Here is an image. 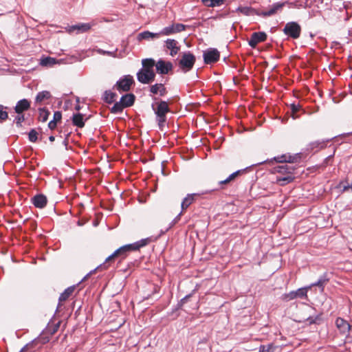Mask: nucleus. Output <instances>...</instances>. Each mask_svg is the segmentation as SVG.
Returning a JSON list of instances; mask_svg holds the SVG:
<instances>
[{
	"label": "nucleus",
	"instance_id": "obj_1",
	"mask_svg": "<svg viewBox=\"0 0 352 352\" xmlns=\"http://www.w3.org/2000/svg\"><path fill=\"white\" fill-rule=\"evenodd\" d=\"M149 240L148 239H144L138 241L135 243L127 244L123 245L116 250L113 254L109 255L104 261V262L101 264L98 268L102 269H107L110 265L111 263H112L116 258L120 257L121 259H123L126 257L129 252L131 251L138 250L140 248L146 246Z\"/></svg>",
	"mask_w": 352,
	"mask_h": 352
},
{
	"label": "nucleus",
	"instance_id": "obj_2",
	"mask_svg": "<svg viewBox=\"0 0 352 352\" xmlns=\"http://www.w3.org/2000/svg\"><path fill=\"white\" fill-rule=\"evenodd\" d=\"M142 67L137 73V79L142 84H150L156 76L153 70L155 61L153 58H145L142 60Z\"/></svg>",
	"mask_w": 352,
	"mask_h": 352
},
{
	"label": "nucleus",
	"instance_id": "obj_3",
	"mask_svg": "<svg viewBox=\"0 0 352 352\" xmlns=\"http://www.w3.org/2000/svg\"><path fill=\"white\" fill-rule=\"evenodd\" d=\"M155 102L152 103L151 108L156 115V121L157 122L160 129L164 126L166 122V114L170 112V109L168 102L162 100H158L157 98H153Z\"/></svg>",
	"mask_w": 352,
	"mask_h": 352
},
{
	"label": "nucleus",
	"instance_id": "obj_4",
	"mask_svg": "<svg viewBox=\"0 0 352 352\" xmlns=\"http://www.w3.org/2000/svg\"><path fill=\"white\" fill-rule=\"evenodd\" d=\"M195 61L196 58L193 54L190 52H185L182 54L178 66L182 72L187 73L193 68Z\"/></svg>",
	"mask_w": 352,
	"mask_h": 352
},
{
	"label": "nucleus",
	"instance_id": "obj_5",
	"mask_svg": "<svg viewBox=\"0 0 352 352\" xmlns=\"http://www.w3.org/2000/svg\"><path fill=\"white\" fill-rule=\"evenodd\" d=\"M283 33L293 39H297L301 34L300 25L295 21L288 22L285 24L283 29Z\"/></svg>",
	"mask_w": 352,
	"mask_h": 352
},
{
	"label": "nucleus",
	"instance_id": "obj_6",
	"mask_svg": "<svg viewBox=\"0 0 352 352\" xmlns=\"http://www.w3.org/2000/svg\"><path fill=\"white\" fill-rule=\"evenodd\" d=\"M311 289V287L307 286L305 287L299 288L296 291H291L289 293L284 294L282 296V299L285 301H289L295 298H307V292Z\"/></svg>",
	"mask_w": 352,
	"mask_h": 352
},
{
	"label": "nucleus",
	"instance_id": "obj_7",
	"mask_svg": "<svg viewBox=\"0 0 352 352\" xmlns=\"http://www.w3.org/2000/svg\"><path fill=\"white\" fill-rule=\"evenodd\" d=\"M287 1L285 2H277L271 6V7L267 10L256 11L255 14L258 16L263 17H267L272 16L276 14L278 11L281 10L285 4H288Z\"/></svg>",
	"mask_w": 352,
	"mask_h": 352
},
{
	"label": "nucleus",
	"instance_id": "obj_8",
	"mask_svg": "<svg viewBox=\"0 0 352 352\" xmlns=\"http://www.w3.org/2000/svg\"><path fill=\"white\" fill-rule=\"evenodd\" d=\"M203 57L206 64H212L219 60L220 53L216 48H209L204 52Z\"/></svg>",
	"mask_w": 352,
	"mask_h": 352
},
{
	"label": "nucleus",
	"instance_id": "obj_9",
	"mask_svg": "<svg viewBox=\"0 0 352 352\" xmlns=\"http://www.w3.org/2000/svg\"><path fill=\"white\" fill-rule=\"evenodd\" d=\"M134 82L133 78L131 76H124V78H120L117 81L114 87L120 91H128L131 89V85Z\"/></svg>",
	"mask_w": 352,
	"mask_h": 352
},
{
	"label": "nucleus",
	"instance_id": "obj_10",
	"mask_svg": "<svg viewBox=\"0 0 352 352\" xmlns=\"http://www.w3.org/2000/svg\"><path fill=\"white\" fill-rule=\"evenodd\" d=\"M300 153L294 155L287 153L274 157V160L277 163H296L300 161Z\"/></svg>",
	"mask_w": 352,
	"mask_h": 352
},
{
	"label": "nucleus",
	"instance_id": "obj_11",
	"mask_svg": "<svg viewBox=\"0 0 352 352\" xmlns=\"http://www.w3.org/2000/svg\"><path fill=\"white\" fill-rule=\"evenodd\" d=\"M156 71L160 74H167L173 69V65L170 61H165L162 59H159L155 65Z\"/></svg>",
	"mask_w": 352,
	"mask_h": 352
},
{
	"label": "nucleus",
	"instance_id": "obj_12",
	"mask_svg": "<svg viewBox=\"0 0 352 352\" xmlns=\"http://www.w3.org/2000/svg\"><path fill=\"white\" fill-rule=\"evenodd\" d=\"M214 190L203 192L201 193H192L188 194L187 196L183 199L181 208L182 210L184 211L186 210L196 199L197 197H200L202 195L206 194L208 192H210L214 191Z\"/></svg>",
	"mask_w": 352,
	"mask_h": 352
},
{
	"label": "nucleus",
	"instance_id": "obj_13",
	"mask_svg": "<svg viewBox=\"0 0 352 352\" xmlns=\"http://www.w3.org/2000/svg\"><path fill=\"white\" fill-rule=\"evenodd\" d=\"M186 25L182 23H174L170 26L164 28L161 30L162 35H170L175 33L181 32L186 30Z\"/></svg>",
	"mask_w": 352,
	"mask_h": 352
},
{
	"label": "nucleus",
	"instance_id": "obj_14",
	"mask_svg": "<svg viewBox=\"0 0 352 352\" xmlns=\"http://www.w3.org/2000/svg\"><path fill=\"white\" fill-rule=\"evenodd\" d=\"M267 36L264 32H254L248 41V44L251 47L255 48L258 43L265 41Z\"/></svg>",
	"mask_w": 352,
	"mask_h": 352
},
{
	"label": "nucleus",
	"instance_id": "obj_15",
	"mask_svg": "<svg viewBox=\"0 0 352 352\" xmlns=\"http://www.w3.org/2000/svg\"><path fill=\"white\" fill-rule=\"evenodd\" d=\"M32 204L37 208H44L47 204V199L43 194H37L31 198Z\"/></svg>",
	"mask_w": 352,
	"mask_h": 352
},
{
	"label": "nucleus",
	"instance_id": "obj_16",
	"mask_svg": "<svg viewBox=\"0 0 352 352\" xmlns=\"http://www.w3.org/2000/svg\"><path fill=\"white\" fill-rule=\"evenodd\" d=\"M330 280L329 274L327 272L324 273L322 275H321L318 280L309 285V287H318L322 292L324 291V288L325 285L329 283Z\"/></svg>",
	"mask_w": 352,
	"mask_h": 352
},
{
	"label": "nucleus",
	"instance_id": "obj_17",
	"mask_svg": "<svg viewBox=\"0 0 352 352\" xmlns=\"http://www.w3.org/2000/svg\"><path fill=\"white\" fill-rule=\"evenodd\" d=\"M151 94L154 95L159 94L160 96H164L168 93V91L163 83H155L151 85L149 88Z\"/></svg>",
	"mask_w": 352,
	"mask_h": 352
},
{
	"label": "nucleus",
	"instance_id": "obj_18",
	"mask_svg": "<svg viewBox=\"0 0 352 352\" xmlns=\"http://www.w3.org/2000/svg\"><path fill=\"white\" fill-rule=\"evenodd\" d=\"M336 325L342 334L349 333L351 325L342 318L338 317L336 320Z\"/></svg>",
	"mask_w": 352,
	"mask_h": 352
},
{
	"label": "nucleus",
	"instance_id": "obj_19",
	"mask_svg": "<svg viewBox=\"0 0 352 352\" xmlns=\"http://www.w3.org/2000/svg\"><path fill=\"white\" fill-rule=\"evenodd\" d=\"M296 168L293 166H289L287 164H283L275 166L273 168V173H278L281 174H287V175H293L294 173V170Z\"/></svg>",
	"mask_w": 352,
	"mask_h": 352
},
{
	"label": "nucleus",
	"instance_id": "obj_20",
	"mask_svg": "<svg viewBox=\"0 0 352 352\" xmlns=\"http://www.w3.org/2000/svg\"><path fill=\"white\" fill-rule=\"evenodd\" d=\"M30 108V102L24 98L17 102L14 107V111L16 113H23L24 111H28Z\"/></svg>",
	"mask_w": 352,
	"mask_h": 352
},
{
	"label": "nucleus",
	"instance_id": "obj_21",
	"mask_svg": "<svg viewBox=\"0 0 352 352\" xmlns=\"http://www.w3.org/2000/svg\"><path fill=\"white\" fill-rule=\"evenodd\" d=\"M166 47L170 50V55L174 56L176 55L179 50L180 47L178 46V42L175 39L168 38L166 41Z\"/></svg>",
	"mask_w": 352,
	"mask_h": 352
},
{
	"label": "nucleus",
	"instance_id": "obj_22",
	"mask_svg": "<svg viewBox=\"0 0 352 352\" xmlns=\"http://www.w3.org/2000/svg\"><path fill=\"white\" fill-rule=\"evenodd\" d=\"M93 25L94 24L89 23L74 25L69 28V32L76 30L78 33H84L89 30Z\"/></svg>",
	"mask_w": 352,
	"mask_h": 352
},
{
	"label": "nucleus",
	"instance_id": "obj_23",
	"mask_svg": "<svg viewBox=\"0 0 352 352\" xmlns=\"http://www.w3.org/2000/svg\"><path fill=\"white\" fill-rule=\"evenodd\" d=\"M75 289H76L75 285L70 286V287H67V289H65L64 290V292L60 294L59 298H58L59 302L58 305L57 309L59 308V307L60 305V302L67 300L69 298V296L73 294Z\"/></svg>",
	"mask_w": 352,
	"mask_h": 352
},
{
	"label": "nucleus",
	"instance_id": "obj_24",
	"mask_svg": "<svg viewBox=\"0 0 352 352\" xmlns=\"http://www.w3.org/2000/svg\"><path fill=\"white\" fill-rule=\"evenodd\" d=\"M329 140H317L312 142L308 145L307 149L309 150L310 151H318L322 148H324L326 146L327 142Z\"/></svg>",
	"mask_w": 352,
	"mask_h": 352
},
{
	"label": "nucleus",
	"instance_id": "obj_25",
	"mask_svg": "<svg viewBox=\"0 0 352 352\" xmlns=\"http://www.w3.org/2000/svg\"><path fill=\"white\" fill-rule=\"evenodd\" d=\"M135 100V96L133 94H126L123 95L120 100L125 107H129L134 104Z\"/></svg>",
	"mask_w": 352,
	"mask_h": 352
},
{
	"label": "nucleus",
	"instance_id": "obj_26",
	"mask_svg": "<svg viewBox=\"0 0 352 352\" xmlns=\"http://www.w3.org/2000/svg\"><path fill=\"white\" fill-rule=\"evenodd\" d=\"M161 34V32L159 33H153L149 31H144L138 35V39L141 40H148L150 38H159Z\"/></svg>",
	"mask_w": 352,
	"mask_h": 352
},
{
	"label": "nucleus",
	"instance_id": "obj_27",
	"mask_svg": "<svg viewBox=\"0 0 352 352\" xmlns=\"http://www.w3.org/2000/svg\"><path fill=\"white\" fill-rule=\"evenodd\" d=\"M83 114L78 113L73 114L72 123L74 126L79 128H82L85 126V122L83 119Z\"/></svg>",
	"mask_w": 352,
	"mask_h": 352
},
{
	"label": "nucleus",
	"instance_id": "obj_28",
	"mask_svg": "<svg viewBox=\"0 0 352 352\" xmlns=\"http://www.w3.org/2000/svg\"><path fill=\"white\" fill-rule=\"evenodd\" d=\"M117 94L116 93H113L110 90H107L104 92L102 99L106 103L111 104L115 101V98Z\"/></svg>",
	"mask_w": 352,
	"mask_h": 352
},
{
	"label": "nucleus",
	"instance_id": "obj_29",
	"mask_svg": "<svg viewBox=\"0 0 352 352\" xmlns=\"http://www.w3.org/2000/svg\"><path fill=\"white\" fill-rule=\"evenodd\" d=\"M50 97H51V94L50 91H40L37 94V95L36 96L35 102L36 103H41L44 100L49 99Z\"/></svg>",
	"mask_w": 352,
	"mask_h": 352
},
{
	"label": "nucleus",
	"instance_id": "obj_30",
	"mask_svg": "<svg viewBox=\"0 0 352 352\" xmlns=\"http://www.w3.org/2000/svg\"><path fill=\"white\" fill-rule=\"evenodd\" d=\"M226 0H202V3L207 7H217L223 5Z\"/></svg>",
	"mask_w": 352,
	"mask_h": 352
},
{
	"label": "nucleus",
	"instance_id": "obj_31",
	"mask_svg": "<svg viewBox=\"0 0 352 352\" xmlns=\"http://www.w3.org/2000/svg\"><path fill=\"white\" fill-rule=\"evenodd\" d=\"M294 179V177L292 175H287L284 177H277L276 181L281 186H284L285 184H289L292 182Z\"/></svg>",
	"mask_w": 352,
	"mask_h": 352
},
{
	"label": "nucleus",
	"instance_id": "obj_32",
	"mask_svg": "<svg viewBox=\"0 0 352 352\" xmlns=\"http://www.w3.org/2000/svg\"><path fill=\"white\" fill-rule=\"evenodd\" d=\"M37 343L38 340H34L25 345L19 352H34L35 346Z\"/></svg>",
	"mask_w": 352,
	"mask_h": 352
},
{
	"label": "nucleus",
	"instance_id": "obj_33",
	"mask_svg": "<svg viewBox=\"0 0 352 352\" xmlns=\"http://www.w3.org/2000/svg\"><path fill=\"white\" fill-rule=\"evenodd\" d=\"M37 343L38 340H34L25 345L19 352H34L35 346Z\"/></svg>",
	"mask_w": 352,
	"mask_h": 352
},
{
	"label": "nucleus",
	"instance_id": "obj_34",
	"mask_svg": "<svg viewBox=\"0 0 352 352\" xmlns=\"http://www.w3.org/2000/svg\"><path fill=\"white\" fill-rule=\"evenodd\" d=\"M38 120L45 122L47 120L50 112L45 108H39Z\"/></svg>",
	"mask_w": 352,
	"mask_h": 352
},
{
	"label": "nucleus",
	"instance_id": "obj_35",
	"mask_svg": "<svg viewBox=\"0 0 352 352\" xmlns=\"http://www.w3.org/2000/svg\"><path fill=\"white\" fill-rule=\"evenodd\" d=\"M197 289L195 288L192 291V292L186 296H185L183 298H182L177 305V309H181L183 305L188 302V300L195 294L196 292Z\"/></svg>",
	"mask_w": 352,
	"mask_h": 352
},
{
	"label": "nucleus",
	"instance_id": "obj_36",
	"mask_svg": "<svg viewBox=\"0 0 352 352\" xmlns=\"http://www.w3.org/2000/svg\"><path fill=\"white\" fill-rule=\"evenodd\" d=\"M126 108L121 101L116 102L111 109V113L116 114L122 112L123 109Z\"/></svg>",
	"mask_w": 352,
	"mask_h": 352
},
{
	"label": "nucleus",
	"instance_id": "obj_37",
	"mask_svg": "<svg viewBox=\"0 0 352 352\" xmlns=\"http://www.w3.org/2000/svg\"><path fill=\"white\" fill-rule=\"evenodd\" d=\"M301 107L299 104H296L294 103L290 105V110L292 113V117L293 119H297L299 118V116L297 113L300 111Z\"/></svg>",
	"mask_w": 352,
	"mask_h": 352
},
{
	"label": "nucleus",
	"instance_id": "obj_38",
	"mask_svg": "<svg viewBox=\"0 0 352 352\" xmlns=\"http://www.w3.org/2000/svg\"><path fill=\"white\" fill-rule=\"evenodd\" d=\"M8 107L0 104V122L2 123L8 118V113L6 111Z\"/></svg>",
	"mask_w": 352,
	"mask_h": 352
},
{
	"label": "nucleus",
	"instance_id": "obj_39",
	"mask_svg": "<svg viewBox=\"0 0 352 352\" xmlns=\"http://www.w3.org/2000/svg\"><path fill=\"white\" fill-rule=\"evenodd\" d=\"M247 170V168H244V169H241V170H238L234 173H232V174H230L228 177V181H229V182H232V181H234L238 176L241 175V174L244 173Z\"/></svg>",
	"mask_w": 352,
	"mask_h": 352
},
{
	"label": "nucleus",
	"instance_id": "obj_40",
	"mask_svg": "<svg viewBox=\"0 0 352 352\" xmlns=\"http://www.w3.org/2000/svg\"><path fill=\"white\" fill-rule=\"evenodd\" d=\"M276 346L273 344H268L267 345H261L258 349V352H274Z\"/></svg>",
	"mask_w": 352,
	"mask_h": 352
},
{
	"label": "nucleus",
	"instance_id": "obj_41",
	"mask_svg": "<svg viewBox=\"0 0 352 352\" xmlns=\"http://www.w3.org/2000/svg\"><path fill=\"white\" fill-rule=\"evenodd\" d=\"M25 121V116L23 113H17V116L15 117L13 122L16 124V126L21 127L22 126V122Z\"/></svg>",
	"mask_w": 352,
	"mask_h": 352
},
{
	"label": "nucleus",
	"instance_id": "obj_42",
	"mask_svg": "<svg viewBox=\"0 0 352 352\" xmlns=\"http://www.w3.org/2000/svg\"><path fill=\"white\" fill-rule=\"evenodd\" d=\"M56 60L52 57H46L41 60V64L43 66H51L55 64Z\"/></svg>",
	"mask_w": 352,
	"mask_h": 352
},
{
	"label": "nucleus",
	"instance_id": "obj_43",
	"mask_svg": "<svg viewBox=\"0 0 352 352\" xmlns=\"http://www.w3.org/2000/svg\"><path fill=\"white\" fill-rule=\"evenodd\" d=\"M253 10H254L250 7H241L240 6V7L237 8V9H236L237 12H240L241 13H242L246 16H249V15L252 14Z\"/></svg>",
	"mask_w": 352,
	"mask_h": 352
},
{
	"label": "nucleus",
	"instance_id": "obj_44",
	"mask_svg": "<svg viewBox=\"0 0 352 352\" xmlns=\"http://www.w3.org/2000/svg\"><path fill=\"white\" fill-rule=\"evenodd\" d=\"M38 132L34 129H32L28 133L29 140L32 142H36L38 140Z\"/></svg>",
	"mask_w": 352,
	"mask_h": 352
},
{
	"label": "nucleus",
	"instance_id": "obj_45",
	"mask_svg": "<svg viewBox=\"0 0 352 352\" xmlns=\"http://www.w3.org/2000/svg\"><path fill=\"white\" fill-rule=\"evenodd\" d=\"M182 214V211L173 219L172 223H170V226L169 228H168L164 232H162V234H164L166 232H167L174 224H175L180 219V216Z\"/></svg>",
	"mask_w": 352,
	"mask_h": 352
},
{
	"label": "nucleus",
	"instance_id": "obj_46",
	"mask_svg": "<svg viewBox=\"0 0 352 352\" xmlns=\"http://www.w3.org/2000/svg\"><path fill=\"white\" fill-rule=\"evenodd\" d=\"M62 118V113L60 111H55L54 113V117H53V120L55 122H58V121H60Z\"/></svg>",
	"mask_w": 352,
	"mask_h": 352
},
{
	"label": "nucleus",
	"instance_id": "obj_47",
	"mask_svg": "<svg viewBox=\"0 0 352 352\" xmlns=\"http://www.w3.org/2000/svg\"><path fill=\"white\" fill-rule=\"evenodd\" d=\"M320 320V316H317L315 318L309 317L307 320L308 321V322L309 324H316L318 322V320Z\"/></svg>",
	"mask_w": 352,
	"mask_h": 352
},
{
	"label": "nucleus",
	"instance_id": "obj_48",
	"mask_svg": "<svg viewBox=\"0 0 352 352\" xmlns=\"http://www.w3.org/2000/svg\"><path fill=\"white\" fill-rule=\"evenodd\" d=\"M228 184H230V182H229V181H228L227 178L226 179H224V180L220 181L219 182V185L220 186L219 189H223L224 188L223 186L224 185H227Z\"/></svg>",
	"mask_w": 352,
	"mask_h": 352
},
{
	"label": "nucleus",
	"instance_id": "obj_49",
	"mask_svg": "<svg viewBox=\"0 0 352 352\" xmlns=\"http://www.w3.org/2000/svg\"><path fill=\"white\" fill-rule=\"evenodd\" d=\"M48 127L50 129H54L56 127V122L54 121V120H51L49 123H48Z\"/></svg>",
	"mask_w": 352,
	"mask_h": 352
},
{
	"label": "nucleus",
	"instance_id": "obj_50",
	"mask_svg": "<svg viewBox=\"0 0 352 352\" xmlns=\"http://www.w3.org/2000/svg\"><path fill=\"white\" fill-rule=\"evenodd\" d=\"M58 328H59V323L56 324L53 327V329L52 330L50 329H49V331H50L51 334H54L58 331Z\"/></svg>",
	"mask_w": 352,
	"mask_h": 352
},
{
	"label": "nucleus",
	"instance_id": "obj_51",
	"mask_svg": "<svg viewBox=\"0 0 352 352\" xmlns=\"http://www.w3.org/2000/svg\"><path fill=\"white\" fill-rule=\"evenodd\" d=\"M349 189L351 190V184L343 186L342 192L348 191Z\"/></svg>",
	"mask_w": 352,
	"mask_h": 352
},
{
	"label": "nucleus",
	"instance_id": "obj_52",
	"mask_svg": "<svg viewBox=\"0 0 352 352\" xmlns=\"http://www.w3.org/2000/svg\"><path fill=\"white\" fill-rule=\"evenodd\" d=\"M54 140H55L54 136L51 135V136H50V137H49V140H50V142H54Z\"/></svg>",
	"mask_w": 352,
	"mask_h": 352
},
{
	"label": "nucleus",
	"instance_id": "obj_53",
	"mask_svg": "<svg viewBox=\"0 0 352 352\" xmlns=\"http://www.w3.org/2000/svg\"><path fill=\"white\" fill-rule=\"evenodd\" d=\"M80 109H81V108H80V106L79 104H77V105L75 107V109H76V111H80Z\"/></svg>",
	"mask_w": 352,
	"mask_h": 352
},
{
	"label": "nucleus",
	"instance_id": "obj_54",
	"mask_svg": "<svg viewBox=\"0 0 352 352\" xmlns=\"http://www.w3.org/2000/svg\"><path fill=\"white\" fill-rule=\"evenodd\" d=\"M102 53H103L104 54H111V52H106V51H104Z\"/></svg>",
	"mask_w": 352,
	"mask_h": 352
},
{
	"label": "nucleus",
	"instance_id": "obj_55",
	"mask_svg": "<svg viewBox=\"0 0 352 352\" xmlns=\"http://www.w3.org/2000/svg\"><path fill=\"white\" fill-rule=\"evenodd\" d=\"M76 101H77V102H79V98H77Z\"/></svg>",
	"mask_w": 352,
	"mask_h": 352
},
{
	"label": "nucleus",
	"instance_id": "obj_56",
	"mask_svg": "<svg viewBox=\"0 0 352 352\" xmlns=\"http://www.w3.org/2000/svg\"><path fill=\"white\" fill-rule=\"evenodd\" d=\"M351 184V190H352V182Z\"/></svg>",
	"mask_w": 352,
	"mask_h": 352
},
{
	"label": "nucleus",
	"instance_id": "obj_57",
	"mask_svg": "<svg viewBox=\"0 0 352 352\" xmlns=\"http://www.w3.org/2000/svg\"><path fill=\"white\" fill-rule=\"evenodd\" d=\"M352 133H349V134H351Z\"/></svg>",
	"mask_w": 352,
	"mask_h": 352
}]
</instances>
